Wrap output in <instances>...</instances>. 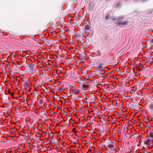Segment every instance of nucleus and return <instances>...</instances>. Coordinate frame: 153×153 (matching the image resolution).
<instances>
[{"label": "nucleus", "instance_id": "obj_5", "mask_svg": "<svg viewBox=\"0 0 153 153\" xmlns=\"http://www.w3.org/2000/svg\"><path fill=\"white\" fill-rule=\"evenodd\" d=\"M89 85L88 84H83L82 85V88L83 89H85L89 87Z\"/></svg>", "mask_w": 153, "mask_h": 153}, {"label": "nucleus", "instance_id": "obj_3", "mask_svg": "<svg viewBox=\"0 0 153 153\" xmlns=\"http://www.w3.org/2000/svg\"><path fill=\"white\" fill-rule=\"evenodd\" d=\"M107 149L110 151L114 149V146L112 144H108L107 145Z\"/></svg>", "mask_w": 153, "mask_h": 153}, {"label": "nucleus", "instance_id": "obj_6", "mask_svg": "<svg viewBox=\"0 0 153 153\" xmlns=\"http://www.w3.org/2000/svg\"><path fill=\"white\" fill-rule=\"evenodd\" d=\"M28 65L29 67L30 70H33L34 69V65L33 63H29Z\"/></svg>", "mask_w": 153, "mask_h": 153}, {"label": "nucleus", "instance_id": "obj_4", "mask_svg": "<svg viewBox=\"0 0 153 153\" xmlns=\"http://www.w3.org/2000/svg\"><path fill=\"white\" fill-rule=\"evenodd\" d=\"M103 65L102 64H99L98 67H96L97 69L99 71H103Z\"/></svg>", "mask_w": 153, "mask_h": 153}, {"label": "nucleus", "instance_id": "obj_9", "mask_svg": "<svg viewBox=\"0 0 153 153\" xmlns=\"http://www.w3.org/2000/svg\"><path fill=\"white\" fill-rule=\"evenodd\" d=\"M149 136L152 137H153V131L149 132Z\"/></svg>", "mask_w": 153, "mask_h": 153}, {"label": "nucleus", "instance_id": "obj_10", "mask_svg": "<svg viewBox=\"0 0 153 153\" xmlns=\"http://www.w3.org/2000/svg\"><path fill=\"white\" fill-rule=\"evenodd\" d=\"M149 107L151 110H153V103H152L150 105Z\"/></svg>", "mask_w": 153, "mask_h": 153}, {"label": "nucleus", "instance_id": "obj_13", "mask_svg": "<svg viewBox=\"0 0 153 153\" xmlns=\"http://www.w3.org/2000/svg\"><path fill=\"white\" fill-rule=\"evenodd\" d=\"M122 18H119L118 19H121Z\"/></svg>", "mask_w": 153, "mask_h": 153}, {"label": "nucleus", "instance_id": "obj_1", "mask_svg": "<svg viewBox=\"0 0 153 153\" xmlns=\"http://www.w3.org/2000/svg\"><path fill=\"white\" fill-rule=\"evenodd\" d=\"M117 25L119 26H123L127 25L128 23V20H125L122 21L121 20H118L117 22Z\"/></svg>", "mask_w": 153, "mask_h": 153}, {"label": "nucleus", "instance_id": "obj_7", "mask_svg": "<svg viewBox=\"0 0 153 153\" xmlns=\"http://www.w3.org/2000/svg\"><path fill=\"white\" fill-rule=\"evenodd\" d=\"M73 92L74 94H78L80 93V91L76 89H75L73 90Z\"/></svg>", "mask_w": 153, "mask_h": 153}, {"label": "nucleus", "instance_id": "obj_8", "mask_svg": "<svg viewBox=\"0 0 153 153\" xmlns=\"http://www.w3.org/2000/svg\"><path fill=\"white\" fill-rule=\"evenodd\" d=\"M151 142V140L149 139H147L146 141H145L144 142L145 144L147 145V146L150 145V143Z\"/></svg>", "mask_w": 153, "mask_h": 153}, {"label": "nucleus", "instance_id": "obj_12", "mask_svg": "<svg viewBox=\"0 0 153 153\" xmlns=\"http://www.w3.org/2000/svg\"><path fill=\"white\" fill-rule=\"evenodd\" d=\"M19 61H18H18H17V64H20V63H19Z\"/></svg>", "mask_w": 153, "mask_h": 153}, {"label": "nucleus", "instance_id": "obj_11", "mask_svg": "<svg viewBox=\"0 0 153 153\" xmlns=\"http://www.w3.org/2000/svg\"><path fill=\"white\" fill-rule=\"evenodd\" d=\"M110 18V16L109 15H107L105 17V19H108Z\"/></svg>", "mask_w": 153, "mask_h": 153}, {"label": "nucleus", "instance_id": "obj_2", "mask_svg": "<svg viewBox=\"0 0 153 153\" xmlns=\"http://www.w3.org/2000/svg\"><path fill=\"white\" fill-rule=\"evenodd\" d=\"M84 30L87 33H89L90 32V27L89 25H85Z\"/></svg>", "mask_w": 153, "mask_h": 153}]
</instances>
